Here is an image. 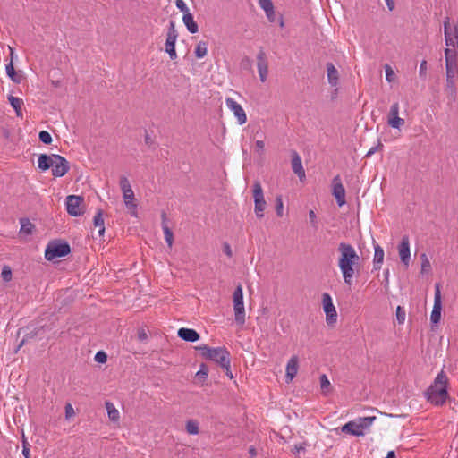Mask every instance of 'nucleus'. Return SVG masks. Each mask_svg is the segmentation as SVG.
Returning a JSON list of instances; mask_svg holds the SVG:
<instances>
[{
	"label": "nucleus",
	"mask_w": 458,
	"mask_h": 458,
	"mask_svg": "<svg viewBox=\"0 0 458 458\" xmlns=\"http://www.w3.org/2000/svg\"><path fill=\"white\" fill-rule=\"evenodd\" d=\"M428 74V63L426 60H422L420 64L419 76L421 79H425Z\"/></svg>",
	"instance_id": "a19ab883"
},
{
	"label": "nucleus",
	"mask_w": 458,
	"mask_h": 458,
	"mask_svg": "<svg viewBox=\"0 0 458 458\" xmlns=\"http://www.w3.org/2000/svg\"><path fill=\"white\" fill-rule=\"evenodd\" d=\"M1 277L4 282H10L13 278L12 269L9 266L3 267L1 271Z\"/></svg>",
	"instance_id": "58836bf2"
},
{
	"label": "nucleus",
	"mask_w": 458,
	"mask_h": 458,
	"mask_svg": "<svg viewBox=\"0 0 458 458\" xmlns=\"http://www.w3.org/2000/svg\"><path fill=\"white\" fill-rule=\"evenodd\" d=\"M6 73L13 81L19 82V80L16 79V74L12 61L6 65Z\"/></svg>",
	"instance_id": "79ce46f5"
},
{
	"label": "nucleus",
	"mask_w": 458,
	"mask_h": 458,
	"mask_svg": "<svg viewBox=\"0 0 458 458\" xmlns=\"http://www.w3.org/2000/svg\"><path fill=\"white\" fill-rule=\"evenodd\" d=\"M178 31L175 28L174 21H170L167 32H166V39L165 43V50L168 54L170 59L172 61L176 60L178 55L175 49V44L178 38Z\"/></svg>",
	"instance_id": "6e6552de"
},
{
	"label": "nucleus",
	"mask_w": 458,
	"mask_h": 458,
	"mask_svg": "<svg viewBox=\"0 0 458 458\" xmlns=\"http://www.w3.org/2000/svg\"><path fill=\"white\" fill-rule=\"evenodd\" d=\"M138 336H139V339L142 340V341L147 339V334H146V332L143 329L139 331Z\"/></svg>",
	"instance_id": "13d9d810"
},
{
	"label": "nucleus",
	"mask_w": 458,
	"mask_h": 458,
	"mask_svg": "<svg viewBox=\"0 0 458 458\" xmlns=\"http://www.w3.org/2000/svg\"><path fill=\"white\" fill-rule=\"evenodd\" d=\"M388 274H389V271L387 270V271L386 272V280H387Z\"/></svg>",
	"instance_id": "e2e57ef3"
},
{
	"label": "nucleus",
	"mask_w": 458,
	"mask_h": 458,
	"mask_svg": "<svg viewBox=\"0 0 458 458\" xmlns=\"http://www.w3.org/2000/svg\"><path fill=\"white\" fill-rule=\"evenodd\" d=\"M375 416L359 417L341 427V431L352 436H364L376 420Z\"/></svg>",
	"instance_id": "20e7f679"
},
{
	"label": "nucleus",
	"mask_w": 458,
	"mask_h": 458,
	"mask_svg": "<svg viewBox=\"0 0 458 458\" xmlns=\"http://www.w3.org/2000/svg\"><path fill=\"white\" fill-rule=\"evenodd\" d=\"M420 260H421V273H429L431 271V264L428 258V256L423 253L420 255Z\"/></svg>",
	"instance_id": "c9c22d12"
},
{
	"label": "nucleus",
	"mask_w": 458,
	"mask_h": 458,
	"mask_svg": "<svg viewBox=\"0 0 458 458\" xmlns=\"http://www.w3.org/2000/svg\"><path fill=\"white\" fill-rule=\"evenodd\" d=\"M309 217L311 222H314L316 220V214L313 210H310L309 212Z\"/></svg>",
	"instance_id": "bf43d9fd"
},
{
	"label": "nucleus",
	"mask_w": 458,
	"mask_h": 458,
	"mask_svg": "<svg viewBox=\"0 0 458 458\" xmlns=\"http://www.w3.org/2000/svg\"><path fill=\"white\" fill-rule=\"evenodd\" d=\"M54 157H55V155H47V154H41L38 157V166L40 170L46 171L52 167Z\"/></svg>",
	"instance_id": "b1692460"
},
{
	"label": "nucleus",
	"mask_w": 458,
	"mask_h": 458,
	"mask_svg": "<svg viewBox=\"0 0 458 458\" xmlns=\"http://www.w3.org/2000/svg\"><path fill=\"white\" fill-rule=\"evenodd\" d=\"M299 369V358L297 355H293L287 361L285 367V379L287 383L293 381L296 377Z\"/></svg>",
	"instance_id": "412c9836"
},
{
	"label": "nucleus",
	"mask_w": 458,
	"mask_h": 458,
	"mask_svg": "<svg viewBox=\"0 0 458 458\" xmlns=\"http://www.w3.org/2000/svg\"><path fill=\"white\" fill-rule=\"evenodd\" d=\"M39 140L45 144H50L52 142V137L47 131H41L39 132Z\"/></svg>",
	"instance_id": "37998d69"
},
{
	"label": "nucleus",
	"mask_w": 458,
	"mask_h": 458,
	"mask_svg": "<svg viewBox=\"0 0 458 458\" xmlns=\"http://www.w3.org/2000/svg\"><path fill=\"white\" fill-rule=\"evenodd\" d=\"M382 148H383V144H382L380 141H378L377 146V147H373V148H371L368 151V153H367L366 157H370V156H371V155H373L376 151H377L378 149H381Z\"/></svg>",
	"instance_id": "864d4df0"
},
{
	"label": "nucleus",
	"mask_w": 458,
	"mask_h": 458,
	"mask_svg": "<svg viewBox=\"0 0 458 458\" xmlns=\"http://www.w3.org/2000/svg\"><path fill=\"white\" fill-rule=\"evenodd\" d=\"M397 249L401 262L404 265L405 267H408L411 262V250L410 239L407 235L403 236Z\"/></svg>",
	"instance_id": "dca6fc26"
},
{
	"label": "nucleus",
	"mask_w": 458,
	"mask_h": 458,
	"mask_svg": "<svg viewBox=\"0 0 458 458\" xmlns=\"http://www.w3.org/2000/svg\"><path fill=\"white\" fill-rule=\"evenodd\" d=\"M22 454L25 458H30V445L22 434Z\"/></svg>",
	"instance_id": "ea45409f"
},
{
	"label": "nucleus",
	"mask_w": 458,
	"mask_h": 458,
	"mask_svg": "<svg viewBox=\"0 0 458 458\" xmlns=\"http://www.w3.org/2000/svg\"><path fill=\"white\" fill-rule=\"evenodd\" d=\"M175 5L183 14L191 13L183 0H175Z\"/></svg>",
	"instance_id": "c03bdc74"
},
{
	"label": "nucleus",
	"mask_w": 458,
	"mask_h": 458,
	"mask_svg": "<svg viewBox=\"0 0 458 458\" xmlns=\"http://www.w3.org/2000/svg\"><path fill=\"white\" fill-rule=\"evenodd\" d=\"M276 212L278 217H282L284 216V202L281 195H278L276 198Z\"/></svg>",
	"instance_id": "4c0bfd02"
},
{
	"label": "nucleus",
	"mask_w": 458,
	"mask_h": 458,
	"mask_svg": "<svg viewBox=\"0 0 458 458\" xmlns=\"http://www.w3.org/2000/svg\"><path fill=\"white\" fill-rule=\"evenodd\" d=\"M384 256H385L384 250L379 245H376L374 247V258H373L375 269H379L381 267V265L384 261Z\"/></svg>",
	"instance_id": "c756f323"
},
{
	"label": "nucleus",
	"mask_w": 458,
	"mask_h": 458,
	"mask_svg": "<svg viewBox=\"0 0 458 458\" xmlns=\"http://www.w3.org/2000/svg\"><path fill=\"white\" fill-rule=\"evenodd\" d=\"M249 454H250L252 457H254V456L257 454L256 449H255L254 447H250V448L249 449Z\"/></svg>",
	"instance_id": "052dcab7"
},
{
	"label": "nucleus",
	"mask_w": 458,
	"mask_h": 458,
	"mask_svg": "<svg viewBox=\"0 0 458 458\" xmlns=\"http://www.w3.org/2000/svg\"><path fill=\"white\" fill-rule=\"evenodd\" d=\"M305 450V446L304 445L302 444H300V445H295L293 449H292V452L294 454H299L301 452H303Z\"/></svg>",
	"instance_id": "603ef678"
},
{
	"label": "nucleus",
	"mask_w": 458,
	"mask_h": 458,
	"mask_svg": "<svg viewBox=\"0 0 458 458\" xmlns=\"http://www.w3.org/2000/svg\"><path fill=\"white\" fill-rule=\"evenodd\" d=\"M292 168L293 171L302 180L305 177V171L302 166L301 159L300 156L295 153L292 158Z\"/></svg>",
	"instance_id": "393cba45"
},
{
	"label": "nucleus",
	"mask_w": 458,
	"mask_h": 458,
	"mask_svg": "<svg viewBox=\"0 0 458 458\" xmlns=\"http://www.w3.org/2000/svg\"><path fill=\"white\" fill-rule=\"evenodd\" d=\"M233 310L235 321L239 325L245 323V309L243 302V292L242 285H238L233 294Z\"/></svg>",
	"instance_id": "0eeeda50"
},
{
	"label": "nucleus",
	"mask_w": 458,
	"mask_h": 458,
	"mask_svg": "<svg viewBox=\"0 0 458 458\" xmlns=\"http://www.w3.org/2000/svg\"><path fill=\"white\" fill-rule=\"evenodd\" d=\"M230 361L228 362V366H222L223 369H225V374L227 377H229L230 378H233V375L231 371V367H230Z\"/></svg>",
	"instance_id": "6e6d98bb"
},
{
	"label": "nucleus",
	"mask_w": 458,
	"mask_h": 458,
	"mask_svg": "<svg viewBox=\"0 0 458 458\" xmlns=\"http://www.w3.org/2000/svg\"><path fill=\"white\" fill-rule=\"evenodd\" d=\"M182 22L190 33L195 34L199 31V26L191 13L182 15Z\"/></svg>",
	"instance_id": "cd10ccee"
},
{
	"label": "nucleus",
	"mask_w": 458,
	"mask_h": 458,
	"mask_svg": "<svg viewBox=\"0 0 458 458\" xmlns=\"http://www.w3.org/2000/svg\"><path fill=\"white\" fill-rule=\"evenodd\" d=\"M446 66V89L452 94L456 92L454 78L458 75V50L447 47L445 51Z\"/></svg>",
	"instance_id": "7ed1b4c3"
},
{
	"label": "nucleus",
	"mask_w": 458,
	"mask_h": 458,
	"mask_svg": "<svg viewBox=\"0 0 458 458\" xmlns=\"http://www.w3.org/2000/svg\"><path fill=\"white\" fill-rule=\"evenodd\" d=\"M94 225L98 228L99 236H103L105 233L104 226V219H103V212L102 210H98L97 214L94 216Z\"/></svg>",
	"instance_id": "2f4dec72"
},
{
	"label": "nucleus",
	"mask_w": 458,
	"mask_h": 458,
	"mask_svg": "<svg viewBox=\"0 0 458 458\" xmlns=\"http://www.w3.org/2000/svg\"><path fill=\"white\" fill-rule=\"evenodd\" d=\"M21 229L20 233L25 235H30L34 230V225L27 218H22L20 221Z\"/></svg>",
	"instance_id": "473e14b6"
},
{
	"label": "nucleus",
	"mask_w": 458,
	"mask_h": 458,
	"mask_svg": "<svg viewBox=\"0 0 458 458\" xmlns=\"http://www.w3.org/2000/svg\"><path fill=\"white\" fill-rule=\"evenodd\" d=\"M202 351V355L217 364L222 366H228L230 361V352L225 347L210 348L207 345L198 347Z\"/></svg>",
	"instance_id": "423d86ee"
},
{
	"label": "nucleus",
	"mask_w": 458,
	"mask_h": 458,
	"mask_svg": "<svg viewBox=\"0 0 458 458\" xmlns=\"http://www.w3.org/2000/svg\"><path fill=\"white\" fill-rule=\"evenodd\" d=\"M119 186L123 194L124 205L131 216H138V203L131 182L126 176L119 178Z\"/></svg>",
	"instance_id": "39448f33"
},
{
	"label": "nucleus",
	"mask_w": 458,
	"mask_h": 458,
	"mask_svg": "<svg viewBox=\"0 0 458 458\" xmlns=\"http://www.w3.org/2000/svg\"><path fill=\"white\" fill-rule=\"evenodd\" d=\"M105 407L107 411V416L110 421L118 423L120 420V412L114 406V404L109 401L105 403Z\"/></svg>",
	"instance_id": "bb28decb"
},
{
	"label": "nucleus",
	"mask_w": 458,
	"mask_h": 458,
	"mask_svg": "<svg viewBox=\"0 0 458 458\" xmlns=\"http://www.w3.org/2000/svg\"><path fill=\"white\" fill-rule=\"evenodd\" d=\"M162 218H163L162 229L164 232L165 239V242H166L168 247L171 249L173 247V243H174V234H173L172 230L169 228V226L166 223V217H165V214L162 215Z\"/></svg>",
	"instance_id": "c85d7f7f"
},
{
	"label": "nucleus",
	"mask_w": 458,
	"mask_h": 458,
	"mask_svg": "<svg viewBox=\"0 0 458 458\" xmlns=\"http://www.w3.org/2000/svg\"><path fill=\"white\" fill-rule=\"evenodd\" d=\"M8 101L11 104V106H13V108L15 110L16 115L18 117H21L22 116L21 106H23V100L20 98L9 95Z\"/></svg>",
	"instance_id": "7c9ffc66"
},
{
	"label": "nucleus",
	"mask_w": 458,
	"mask_h": 458,
	"mask_svg": "<svg viewBox=\"0 0 458 458\" xmlns=\"http://www.w3.org/2000/svg\"><path fill=\"white\" fill-rule=\"evenodd\" d=\"M75 415V411L71 403L65 405V419L70 420Z\"/></svg>",
	"instance_id": "09e8293b"
},
{
	"label": "nucleus",
	"mask_w": 458,
	"mask_h": 458,
	"mask_svg": "<svg viewBox=\"0 0 458 458\" xmlns=\"http://www.w3.org/2000/svg\"><path fill=\"white\" fill-rule=\"evenodd\" d=\"M322 307L326 314V322L327 325H334L337 320V311L333 303L332 298L329 293H324L322 294Z\"/></svg>",
	"instance_id": "9b49d317"
},
{
	"label": "nucleus",
	"mask_w": 458,
	"mask_h": 458,
	"mask_svg": "<svg viewBox=\"0 0 458 458\" xmlns=\"http://www.w3.org/2000/svg\"><path fill=\"white\" fill-rule=\"evenodd\" d=\"M386 79L387 81L392 82L395 79V73L394 70L389 65H386Z\"/></svg>",
	"instance_id": "a18cd8bd"
},
{
	"label": "nucleus",
	"mask_w": 458,
	"mask_h": 458,
	"mask_svg": "<svg viewBox=\"0 0 458 458\" xmlns=\"http://www.w3.org/2000/svg\"><path fill=\"white\" fill-rule=\"evenodd\" d=\"M197 58H203L208 54V44L205 41H199L194 50Z\"/></svg>",
	"instance_id": "72a5a7b5"
},
{
	"label": "nucleus",
	"mask_w": 458,
	"mask_h": 458,
	"mask_svg": "<svg viewBox=\"0 0 458 458\" xmlns=\"http://www.w3.org/2000/svg\"><path fill=\"white\" fill-rule=\"evenodd\" d=\"M386 458H395V454L394 451H389L386 456Z\"/></svg>",
	"instance_id": "680f3d73"
},
{
	"label": "nucleus",
	"mask_w": 458,
	"mask_h": 458,
	"mask_svg": "<svg viewBox=\"0 0 458 458\" xmlns=\"http://www.w3.org/2000/svg\"><path fill=\"white\" fill-rule=\"evenodd\" d=\"M83 199L76 195H69L66 198L67 212L72 216H78L82 214L81 204Z\"/></svg>",
	"instance_id": "2eb2a0df"
},
{
	"label": "nucleus",
	"mask_w": 458,
	"mask_h": 458,
	"mask_svg": "<svg viewBox=\"0 0 458 458\" xmlns=\"http://www.w3.org/2000/svg\"><path fill=\"white\" fill-rule=\"evenodd\" d=\"M107 356L104 352H98L95 355V360L98 363H105L106 362Z\"/></svg>",
	"instance_id": "8fccbe9b"
},
{
	"label": "nucleus",
	"mask_w": 458,
	"mask_h": 458,
	"mask_svg": "<svg viewBox=\"0 0 458 458\" xmlns=\"http://www.w3.org/2000/svg\"><path fill=\"white\" fill-rule=\"evenodd\" d=\"M22 344H23V342H21V343L20 344V345H19V347H18V348H21V347L22 346Z\"/></svg>",
	"instance_id": "0e129e2a"
},
{
	"label": "nucleus",
	"mask_w": 458,
	"mask_h": 458,
	"mask_svg": "<svg viewBox=\"0 0 458 458\" xmlns=\"http://www.w3.org/2000/svg\"><path fill=\"white\" fill-rule=\"evenodd\" d=\"M334 197L336 199L337 204L342 207L345 204V190L341 182V178L339 175H336L333 179V191Z\"/></svg>",
	"instance_id": "aec40b11"
},
{
	"label": "nucleus",
	"mask_w": 458,
	"mask_h": 458,
	"mask_svg": "<svg viewBox=\"0 0 458 458\" xmlns=\"http://www.w3.org/2000/svg\"><path fill=\"white\" fill-rule=\"evenodd\" d=\"M259 6L264 10L266 15L269 21L273 22L275 21V10L274 4L271 0H259Z\"/></svg>",
	"instance_id": "a878e982"
},
{
	"label": "nucleus",
	"mask_w": 458,
	"mask_h": 458,
	"mask_svg": "<svg viewBox=\"0 0 458 458\" xmlns=\"http://www.w3.org/2000/svg\"><path fill=\"white\" fill-rule=\"evenodd\" d=\"M385 2L389 11H393L394 9V0H385Z\"/></svg>",
	"instance_id": "4d7b16f0"
},
{
	"label": "nucleus",
	"mask_w": 458,
	"mask_h": 458,
	"mask_svg": "<svg viewBox=\"0 0 458 458\" xmlns=\"http://www.w3.org/2000/svg\"><path fill=\"white\" fill-rule=\"evenodd\" d=\"M185 427L187 433L190 435H198L199 433V422L195 420H189Z\"/></svg>",
	"instance_id": "f704fd0d"
},
{
	"label": "nucleus",
	"mask_w": 458,
	"mask_h": 458,
	"mask_svg": "<svg viewBox=\"0 0 458 458\" xmlns=\"http://www.w3.org/2000/svg\"><path fill=\"white\" fill-rule=\"evenodd\" d=\"M225 104L228 109L233 112L234 116L237 118V122L240 125H242L247 122L246 113L239 103L231 98H227L225 99Z\"/></svg>",
	"instance_id": "4468645a"
},
{
	"label": "nucleus",
	"mask_w": 458,
	"mask_h": 458,
	"mask_svg": "<svg viewBox=\"0 0 458 458\" xmlns=\"http://www.w3.org/2000/svg\"><path fill=\"white\" fill-rule=\"evenodd\" d=\"M208 369L205 365H201L199 370L196 373V377L199 379L205 380L208 377Z\"/></svg>",
	"instance_id": "49530a36"
},
{
	"label": "nucleus",
	"mask_w": 458,
	"mask_h": 458,
	"mask_svg": "<svg viewBox=\"0 0 458 458\" xmlns=\"http://www.w3.org/2000/svg\"><path fill=\"white\" fill-rule=\"evenodd\" d=\"M223 250L227 257L231 258L233 256V250L228 243L225 242L223 245Z\"/></svg>",
	"instance_id": "5fc2aeb1"
},
{
	"label": "nucleus",
	"mask_w": 458,
	"mask_h": 458,
	"mask_svg": "<svg viewBox=\"0 0 458 458\" xmlns=\"http://www.w3.org/2000/svg\"><path fill=\"white\" fill-rule=\"evenodd\" d=\"M320 387L323 393L327 394L331 390V384L327 377L323 374L320 376Z\"/></svg>",
	"instance_id": "e433bc0d"
},
{
	"label": "nucleus",
	"mask_w": 458,
	"mask_h": 458,
	"mask_svg": "<svg viewBox=\"0 0 458 458\" xmlns=\"http://www.w3.org/2000/svg\"><path fill=\"white\" fill-rule=\"evenodd\" d=\"M70 252V246L65 242H51L47 246L45 258L47 260H54L57 258L66 256Z\"/></svg>",
	"instance_id": "9d476101"
},
{
	"label": "nucleus",
	"mask_w": 458,
	"mask_h": 458,
	"mask_svg": "<svg viewBox=\"0 0 458 458\" xmlns=\"http://www.w3.org/2000/svg\"><path fill=\"white\" fill-rule=\"evenodd\" d=\"M252 193L255 214L259 218H262L264 216L267 202L264 198L262 186L259 181L254 182Z\"/></svg>",
	"instance_id": "1a4fd4ad"
},
{
	"label": "nucleus",
	"mask_w": 458,
	"mask_h": 458,
	"mask_svg": "<svg viewBox=\"0 0 458 458\" xmlns=\"http://www.w3.org/2000/svg\"><path fill=\"white\" fill-rule=\"evenodd\" d=\"M69 171L68 161L60 155H55L52 165V174L55 177H62Z\"/></svg>",
	"instance_id": "f3484780"
},
{
	"label": "nucleus",
	"mask_w": 458,
	"mask_h": 458,
	"mask_svg": "<svg viewBox=\"0 0 458 458\" xmlns=\"http://www.w3.org/2000/svg\"><path fill=\"white\" fill-rule=\"evenodd\" d=\"M448 377L442 370L440 371L434 382L428 386L425 392V397L428 403L435 406H442L448 398Z\"/></svg>",
	"instance_id": "f03ea898"
},
{
	"label": "nucleus",
	"mask_w": 458,
	"mask_h": 458,
	"mask_svg": "<svg viewBox=\"0 0 458 458\" xmlns=\"http://www.w3.org/2000/svg\"><path fill=\"white\" fill-rule=\"evenodd\" d=\"M178 336L187 342H196L199 339V333L191 328H180L178 330Z\"/></svg>",
	"instance_id": "5701e85b"
},
{
	"label": "nucleus",
	"mask_w": 458,
	"mask_h": 458,
	"mask_svg": "<svg viewBox=\"0 0 458 458\" xmlns=\"http://www.w3.org/2000/svg\"><path fill=\"white\" fill-rule=\"evenodd\" d=\"M445 26V44L448 47L451 49H457L458 50V31L457 29L454 28V30H451L449 26V21H445L444 23Z\"/></svg>",
	"instance_id": "a211bd4d"
},
{
	"label": "nucleus",
	"mask_w": 458,
	"mask_h": 458,
	"mask_svg": "<svg viewBox=\"0 0 458 458\" xmlns=\"http://www.w3.org/2000/svg\"><path fill=\"white\" fill-rule=\"evenodd\" d=\"M257 69L261 82H265L268 76V62L264 51L257 55Z\"/></svg>",
	"instance_id": "6ab92c4d"
},
{
	"label": "nucleus",
	"mask_w": 458,
	"mask_h": 458,
	"mask_svg": "<svg viewBox=\"0 0 458 458\" xmlns=\"http://www.w3.org/2000/svg\"><path fill=\"white\" fill-rule=\"evenodd\" d=\"M337 250V266L341 271L344 282L346 285L352 286L354 277L360 271V257L350 243L340 242Z\"/></svg>",
	"instance_id": "f257e3e1"
},
{
	"label": "nucleus",
	"mask_w": 458,
	"mask_h": 458,
	"mask_svg": "<svg viewBox=\"0 0 458 458\" xmlns=\"http://www.w3.org/2000/svg\"><path fill=\"white\" fill-rule=\"evenodd\" d=\"M396 318L399 324H403L405 320V311L403 310L401 306H398L396 309Z\"/></svg>",
	"instance_id": "de8ad7c7"
},
{
	"label": "nucleus",
	"mask_w": 458,
	"mask_h": 458,
	"mask_svg": "<svg viewBox=\"0 0 458 458\" xmlns=\"http://www.w3.org/2000/svg\"><path fill=\"white\" fill-rule=\"evenodd\" d=\"M399 111L400 106L397 102L394 103L389 110L388 115H387V123L390 127L394 129H401L404 123V119L401 118L399 116Z\"/></svg>",
	"instance_id": "ddd939ff"
},
{
	"label": "nucleus",
	"mask_w": 458,
	"mask_h": 458,
	"mask_svg": "<svg viewBox=\"0 0 458 458\" xmlns=\"http://www.w3.org/2000/svg\"><path fill=\"white\" fill-rule=\"evenodd\" d=\"M327 78L332 87H337L339 83V72L332 63L327 64Z\"/></svg>",
	"instance_id": "4be33fe9"
},
{
	"label": "nucleus",
	"mask_w": 458,
	"mask_h": 458,
	"mask_svg": "<svg viewBox=\"0 0 458 458\" xmlns=\"http://www.w3.org/2000/svg\"><path fill=\"white\" fill-rule=\"evenodd\" d=\"M441 311H442L441 291H440V285L438 284H437L435 285L433 309H432V311L430 314V321L432 324H437L440 321Z\"/></svg>",
	"instance_id": "f8f14e48"
},
{
	"label": "nucleus",
	"mask_w": 458,
	"mask_h": 458,
	"mask_svg": "<svg viewBox=\"0 0 458 458\" xmlns=\"http://www.w3.org/2000/svg\"><path fill=\"white\" fill-rule=\"evenodd\" d=\"M264 148H265V142L263 140H257L255 142V150L258 153L262 154L264 151Z\"/></svg>",
	"instance_id": "3c124183"
}]
</instances>
